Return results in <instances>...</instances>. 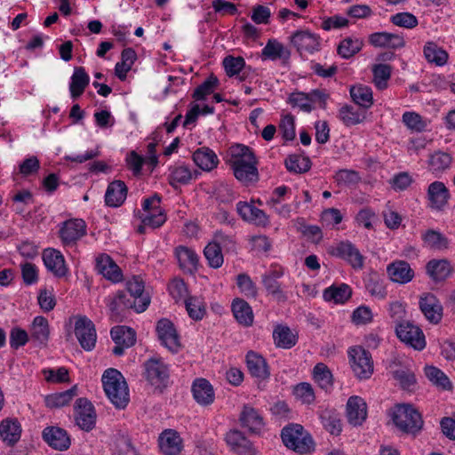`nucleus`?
<instances>
[{
	"label": "nucleus",
	"mask_w": 455,
	"mask_h": 455,
	"mask_svg": "<svg viewBox=\"0 0 455 455\" xmlns=\"http://www.w3.org/2000/svg\"><path fill=\"white\" fill-rule=\"evenodd\" d=\"M147 380L153 386H165L169 379V368L161 359L151 358L144 363Z\"/></svg>",
	"instance_id": "obj_11"
},
{
	"label": "nucleus",
	"mask_w": 455,
	"mask_h": 455,
	"mask_svg": "<svg viewBox=\"0 0 455 455\" xmlns=\"http://www.w3.org/2000/svg\"><path fill=\"white\" fill-rule=\"evenodd\" d=\"M236 211L241 218L258 226H267L269 222L267 214L260 209L247 202H238Z\"/></svg>",
	"instance_id": "obj_20"
},
{
	"label": "nucleus",
	"mask_w": 455,
	"mask_h": 455,
	"mask_svg": "<svg viewBox=\"0 0 455 455\" xmlns=\"http://www.w3.org/2000/svg\"><path fill=\"white\" fill-rule=\"evenodd\" d=\"M339 118L346 126L356 125L366 118V111L351 105H344L339 110Z\"/></svg>",
	"instance_id": "obj_37"
},
{
	"label": "nucleus",
	"mask_w": 455,
	"mask_h": 455,
	"mask_svg": "<svg viewBox=\"0 0 455 455\" xmlns=\"http://www.w3.org/2000/svg\"><path fill=\"white\" fill-rule=\"evenodd\" d=\"M126 288L132 298V303L135 311L138 313L144 312L148 308L150 299L148 297H143L144 283L142 279L140 276H133L127 281Z\"/></svg>",
	"instance_id": "obj_16"
},
{
	"label": "nucleus",
	"mask_w": 455,
	"mask_h": 455,
	"mask_svg": "<svg viewBox=\"0 0 455 455\" xmlns=\"http://www.w3.org/2000/svg\"><path fill=\"white\" fill-rule=\"evenodd\" d=\"M353 101L363 108H369L373 103L372 91L369 86L356 84L350 88Z\"/></svg>",
	"instance_id": "obj_44"
},
{
	"label": "nucleus",
	"mask_w": 455,
	"mask_h": 455,
	"mask_svg": "<svg viewBox=\"0 0 455 455\" xmlns=\"http://www.w3.org/2000/svg\"><path fill=\"white\" fill-rule=\"evenodd\" d=\"M43 437L55 450L65 451L70 446V439L68 433L58 427H46L43 431Z\"/></svg>",
	"instance_id": "obj_23"
},
{
	"label": "nucleus",
	"mask_w": 455,
	"mask_h": 455,
	"mask_svg": "<svg viewBox=\"0 0 455 455\" xmlns=\"http://www.w3.org/2000/svg\"><path fill=\"white\" fill-rule=\"evenodd\" d=\"M352 295V290L349 285L341 283L339 285H331L323 291V297L326 301L334 303H344Z\"/></svg>",
	"instance_id": "obj_43"
},
{
	"label": "nucleus",
	"mask_w": 455,
	"mask_h": 455,
	"mask_svg": "<svg viewBox=\"0 0 455 455\" xmlns=\"http://www.w3.org/2000/svg\"><path fill=\"white\" fill-rule=\"evenodd\" d=\"M423 240L427 247L434 250H443L448 245L447 238L435 230H428L423 235Z\"/></svg>",
	"instance_id": "obj_54"
},
{
	"label": "nucleus",
	"mask_w": 455,
	"mask_h": 455,
	"mask_svg": "<svg viewBox=\"0 0 455 455\" xmlns=\"http://www.w3.org/2000/svg\"><path fill=\"white\" fill-rule=\"evenodd\" d=\"M450 197L449 190L442 181L432 182L427 188V199L431 204V207L442 209Z\"/></svg>",
	"instance_id": "obj_31"
},
{
	"label": "nucleus",
	"mask_w": 455,
	"mask_h": 455,
	"mask_svg": "<svg viewBox=\"0 0 455 455\" xmlns=\"http://www.w3.org/2000/svg\"><path fill=\"white\" fill-rule=\"evenodd\" d=\"M349 363L355 375L360 379H369L373 372L371 354L362 347H354L348 350Z\"/></svg>",
	"instance_id": "obj_5"
},
{
	"label": "nucleus",
	"mask_w": 455,
	"mask_h": 455,
	"mask_svg": "<svg viewBox=\"0 0 455 455\" xmlns=\"http://www.w3.org/2000/svg\"><path fill=\"white\" fill-rule=\"evenodd\" d=\"M289 101L293 107L299 108L302 111L309 113L313 110L308 94L301 92H293L289 97Z\"/></svg>",
	"instance_id": "obj_60"
},
{
	"label": "nucleus",
	"mask_w": 455,
	"mask_h": 455,
	"mask_svg": "<svg viewBox=\"0 0 455 455\" xmlns=\"http://www.w3.org/2000/svg\"><path fill=\"white\" fill-rule=\"evenodd\" d=\"M86 234V224L81 219L69 220L60 229V237L64 245H74Z\"/></svg>",
	"instance_id": "obj_13"
},
{
	"label": "nucleus",
	"mask_w": 455,
	"mask_h": 455,
	"mask_svg": "<svg viewBox=\"0 0 455 455\" xmlns=\"http://www.w3.org/2000/svg\"><path fill=\"white\" fill-rule=\"evenodd\" d=\"M452 163V157L450 154L443 151H435L429 155L427 167L435 177H440L443 172L450 169Z\"/></svg>",
	"instance_id": "obj_33"
},
{
	"label": "nucleus",
	"mask_w": 455,
	"mask_h": 455,
	"mask_svg": "<svg viewBox=\"0 0 455 455\" xmlns=\"http://www.w3.org/2000/svg\"><path fill=\"white\" fill-rule=\"evenodd\" d=\"M262 58L270 60H281L287 63L291 57V51L276 39H269L262 49Z\"/></svg>",
	"instance_id": "obj_30"
},
{
	"label": "nucleus",
	"mask_w": 455,
	"mask_h": 455,
	"mask_svg": "<svg viewBox=\"0 0 455 455\" xmlns=\"http://www.w3.org/2000/svg\"><path fill=\"white\" fill-rule=\"evenodd\" d=\"M110 335L115 344H122L131 347L135 344V331L125 326H115L110 331Z\"/></svg>",
	"instance_id": "obj_45"
},
{
	"label": "nucleus",
	"mask_w": 455,
	"mask_h": 455,
	"mask_svg": "<svg viewBox=\"0 0 455 455\" xmlns=\"http://www.w3.org/2000/svg\"><path fill=\"white\" fill-rule=\"evenodd\" d=\"M285 166L289 172L303 173L310 170L311 160L306 156L291 155L285 160Z\"/></svg>",
	"instance_id": "obj_49"
},
{
	"label": "nucleus",
	"mask_w": 455,
	"mask_h": 455,
	"mask_svg": "<svg viewBox=\"0 0 455 455\" xmlns=\"http://www.w3.org/2000/svg\"><path fill=\"white\" fill-rule=\"evenodd\" d=\"M230 165L235 177L248 185L259 179L257 159L253 151L247 146L236 144L229 148Z\"/></svg>",
	"instance_id": "obj_1"
},
{
	"label": "nucleus",
	"mask_w": 455,
	"mask_h": 455,
	"mask_svg": "<svg viewBox=\"0 0 455 455\" xmlns=\"http://www.w3.org/2000/svg\"><path fill=\"white\" fill-rule=\"evenodd\" d=\"M21 427L15 419H6L0 423V437L9 446H13L20 438Z\"/></svg>",
	"instance_id": "obj_32"
},
{
	"label": "nucleus",
	"mask_w": 455,
	"mask_h": 455,
	"mask_svg": "<svg viewBox=\"0 0 455 455\" xmlns=\"http://www.w3.org/2000/svg\"><path fill=\"white\" fill-rule=\"evenodd\" d=\"M283 275L281 268L271 269L262 275V283L267 291L275 297L278 301L285 300L286 296L282 291L278 279Z\"/></svg>",
	"instance_id": "obj_26"
},
{
	"label": "nucleus",
	"mask_w": 455,
	"mask_h": 455,
	"mask_svg": "<svg viewBox=\"0 0 455 455\" xmlns=\"http://www.w3.org/2000/svg\"><path fill=\"white\" fill-rule=\"evenodd\" d=\"M175 254L180 267L183 270L191 273L196 269L198 256L193 250L185 246H179L176 248Z\"/></svg>",
	"instance_id": "obj_42"
},
{
	"label": "nucleus",
	"mask_w": 455,
	"mask_h": 455,
	"mask_svg": "<svg viewBox=\"0 0 455 455\" xmlns=\"http://www.w3.org/2000/svg\"><path fill=\"white\" fill-rule=\"evenodd\" d=\"M370 43L376 47L397 49L404 45L403 36L388 32H377L370 36Z\"/></svg>",
	"instance_id": "obj_35"
},
{
	"label": "nucleus",
	"mask_w": 455,
	"mask_h": 455,
	"mask_svg": "<svg viewBox=\"0 0 455 455\" xmlns=\"http://www.w3.org/2000/svg\"><path fill=\"white\" fill-rule=\"evenodd\" d=\"M372 72L377 88L385 89L391 76V67L387 64H378L374 66Z\"/></svg>",
	"instance_id": "obj_53"
},
{
	"label": "nucleus",
	"mask_w": 455,
	"mask_h": 455,
	"mask_svg": "<svg viewBox=\"0 0 455 455\" xmlns=\"http://www.w3.org/2000/svg\"><path fill=\"white\" fill-rule=\"evenodd\" d=\"M166 220V217L162 210L156 211L154 212L146 213L142 217V223L148 225V228L155 229L161 227Z\"/></svg>",
	"instance_id": "obj_64"
},
{
	"label": "nucleus",
	"mask_w": 455,
	"mask_h": 455,
	"mask_svg": "<svg viewBox=\"0 0 455 455\" xmlns=\"http://www.w3.org/2000/svg\"><path fill=\"white\" fill-rule=\"evenodd\" d=\"M77 387L76 386L71 388L60 392L49 395L45 397V404L49 408H60L67 405L74 396L76 395Z\"/></svg>",
	"instance_id": "obj_48"
},
{
	"label": "nucleus",
	"mask_w": 455,
	"mask_h": 455,
	"mask_svg": "<svg viewBox=\"0 0 455 455\" xmlns=\"http://www.w3.org/2000/svg\"><path fill=\"white\" fill-rule=\"evenodd\" d=\"M403 122L409 129L417 132H421L426 127L421 116L415 112H405L403 115Z\"/></svg>",
	"instance_id": "obj_63"
},
{
	"label": "nucleus",
	"mask_w": 455,
	"mask_h": 455,
	"mask_svg": "<svg viewBox=\"0 0 455 455\" xmlns=\"http://www.w3.org/2000/svg\"><path fill=\"white\" fill-rule=\"evenodd\" d=\"M194 399L201 405L206 406L213 403L215 395L212 384L205 379H196L192 385Z\"/></svg>",
	"instance_id": "obj_27"
},
{
	"label": "nucleus",
	"mask_w": 455,
	"mask_h": 455,
	"mask_svg": "<svg viewBox=\"0 0 455 455\" xmlns=\"http://www.w3.org/2000/svg\"><path fill=\"white\" fill-rule=\"evenodd\" d=\"M90 83V77L83 67H76L71 76L69 91L71 97L76 99L84 92Z\"/></svg>",
	"instance_id": "obj_39"
},
{
	"label": "nucleus",
	"mask_w": 455,
	"mask_h": 455,
	"mask_svg": "<svg viewBox=\"0 0 455 455\" xmlns=\"http://www.w3.org/2000/svg\"><path fill=\"white\" fill-rule=\"evenodd\" d=\"M394 378L398 380L403 388H410L416 383L414 372L407 368H399L393 371Z\"/></svg>",
	"instance_id": "obj_59"
},
{
	"label": "nucleus",
	"mask_w": 455,
	"mask_h": 455,
	"mask_svg": "<svg viewBox=\"0 0 455 455\" xmlns=\"http://www.w3.org/2000/svg\"><path fill=\"white\" fill-rule=\"evenodd\" d=\"M127 186L122 180H114L108 184L105 193V204L109 207L121 206L127 196Z\"/></svg>",
	"instance_id": "obj_25"
},
{
	"label": "nucleus",
	"mask_w": 455,
	"mask_h": 455,
	"mask_svg": "<svg viewBox=\"0 0 455 455\" xmlns=\"http://www.w3.org/2000/svg\"><path fill=\"white\" fill-rule=\"evenodd\" d=\"M225 240L230 241V237L225 235L220 231L217 232L215 235V241L209 243L204 248V257L207 259L209 266L213 268H219L223 264V254L220 243H224Z\"/></svg>",
	"instance_id": "obj_19"
},
{
	"label": "nucleus",
	"mask_w": 455,
	"mask_h": 455,
	"mask_svg": "<svg viewBox=\"0 0 455 455\" xmlns=\"http://www.w3.org/2000/svg\"><path fill=\"white\" fill-rule=\"evenodd\" d=\"M232 312L236 321L244 326L253 323V313L250 305L242 299H235L232 303Z\"/></svg>",
	"instance_id": "obj_40"
},
{
	"label": "nucleus",
	"mask_w": 455,
	"mask_h": 455,
	"mask_svg": "<svg viewBox=\"0 0 455 455\" xmlns=\"http://www.w3.org/2000/svg\"><path fill=\"white\" fill-rule=\"evenodd\" d=\"M281 437L283 444L290 450L305 454L314 450V441L299 424H289L282 429Z\"/></svg>",
	"instance_id": "obj_4"
},
{
	"label": "nucleus",
	"mask_w": 455,
	"mask_h": 455,
	"mask_svg": "<svg viewBox=\"0 0 455 455\" xmlns=\"http://www.w3.org/2000/svg\"><path fill=\"white\" fill-rule=\"evenodd\" d=\"M223 67L228 76H238L240 81L245 79V60L243 57L227 56L223 60Z\"/></svg>",
	"instance_id": "obj_46"
},
{
	"label": "nucleus",
	"mask_w": 455,
	"mask_h": 455,
	"mask_svg": "<svg viewBox=\"0 0 455 455\" xmlns=\"http://www.w3.org/2000/svg\"><path fill=\"white\" fill-rule=\"evenodd\" d=\"M424 55L428 62L435 63L437 66L446 64L449 55L446 51L438 47L436 44L428 42L424 46Z\"/></svg>",
	"instance_id": "obj_47"
},
{
	"label": "nucleus",
	"mask_w": 455,
	"mask_h": 455,
	"mask_svg": "<svg viewBox=\"0 0 455 455\" xmlns=\"http://www.w3.org/2000/svg\"><path fill=\"white\" fill-rule=\"evenodd\" d=\"M291 43L300 54L303 52L314 53L318 52L321 46L319 36L311 33L309 30L294 32L291 36Z\"/></svg>",
	"instance_id": "obj_12"
},
{
	"label": "nucleus",
	"mask_w": 455,
	"mask_h": 455,
	"mask_svg": "<svg viewBox=\"0 0 455 455\" xmlns=\"http://www.w3.org/2000/svg\"><path fill=\"white\" fill-rule=\"evenodd\" d=\"M96 411L92 403L86 398H78L75 403L76 425L84 431H91L96 424Z\"/></svg>",
	"instance_id": "obj_8"
},
{
	"label": "nucleus",
	"mask_w": 455,
	"mask_h": 455,
	"mask_svg": "<svg viewBox=\"0 0 455 455\" xmlns=\"http://www.w3.org/2000/svg\"><path fill=\"white\" fill-rule=\"evenodd\" d=\"M295 396L303 403L310 404L315 401V393L310 384L303 382L296 386Z\"/></svg>",
	"instance_id": "obj_61"
},
{
	"label": "nucleus",
	"mask_w": 455,
	"mask_h": 455,
	"mask_svg": "<svg viewBox=\"0 0 455 455\" xmlns=\"http://www.w3.org/2000/svg\"><path fill=\"white\" fill-rule=\"evenodd\" d=\"M193 161L200 169L206 172L213 170L219 164L215 152L207 147L197 148L193 153Z\"/></svg>",
	"instance_id": "obj_34"
},
{
	"label": "nucleus",
	"mask_w": 455,
	"mask_h": 455,
	"mask_svg": "<svg viewBox=\"0 0 455 455\" xmlns=\"http://www.w3.org/2000/svg\"><path fill=\"white\" fill-rule=\"evenodd\" d=\"M192 179L190 169L183 164L170 167L169 182L174 187L175 183L186 184Z\"/></svg>",
	"instance_id": "obj_52"
},
{
	"label": "nucleus",
	"mask_w": 455,
	"mask_h": 455,
	"mask_svg": "<svg viewBox=\"0 0 455 455\" xmlns=\"http://www.w3.org/2000/svg\"><path fill=\"white\" fill-rule=\"evenodd\" d=\"M50 328L48 320L44 316H36L32 322L30 328L31 339L39 345L45 346L49 339Z\"/></svg>",
	"instance_id": "obj_38"
},
{
	"label": "nucleus",
	"mask_w": 455,
	"mask_h": 455,
	"mask_svg": "<svg viewBox=\"0 0 455 455\" xmlns=\"http://www.w3.org/2000/svg\"><path fill=\"white\" fill-rule=\"evenodd\" d=\"M185 306L188 315L192 319L196 321L203 319L205 314V307L198 298L189 297L185 300Z\"/></svg>",
	"instance_id": "obj_56"
},
{
	"label": "nucleus",
	"mask_w": 455,
	"mask_h": 455,
	"mask_svg": "<svg viewBox=\"0 0 455 455\" xmlns=\"http://www.w3.org/2000/svg\"><path fill=\"white\" fill-rule=\"evenodd\" d=\"M104 391L110 402L118 409H124L129 403V390L120 371L109 368L102 375Z\"/></svg>",
	"instance_id": "obj_2"
},
{
	"label": "nucleus",
	"mask_w": 455,
	"mask_h": 455,
	"mask_svg": "<svg viewBox=\"0 0 455 455\" xmlns=\"http://www.w3.org/2000/svg\"><path fill=\"white\" fill-rule=\"evenodd\" d=\"M362 48V42L355 39L346 38L338 46V53L344 59H349Z\"/></svg>",
	"instance_id": "obj_55"
},
{
	"label": "nucleus",
	"mask_w": 455,
	"mask_h": 455,
	"mask_svg": "<svg viewBox=\"0 0 455 455\" xmlns=\"http://www.w3.org/2000/svg\"><path fill=\"white\" fill-rule=\"evenodd\" d=\"M395 332L401 341L417 350H422L426 347L423 331L409 322L397 323Z\"/></svg>",
	"instance_id": "obj_9"
},
{
	"label": "nucleus",
	"mask_w": 455,
	"mask_h": 455,
	"mask_svg": "<svg viewBox=\"0 0 455 455\" xmlns=\"http://www.w3.org/2000/svg\"><path fill=\"white\" fill-rule=\"evenodd\" d=\"M75 335L80 346L85 351H92L96 345L97 333L95 325L86 316H78L75 323Z\"/></svg>",
	"instance_id": "obj_7"
},
{
	"label": "nucleus",
	"mask_w": 455,
	"mask_h": 455,
	"mask_svg": "<svg viewBox=\"0 0 455 455\" xmlns=\"http://www.w3.org/2000/svg\"><path fill=\"white\" fill-rule=\"evenodd\" d=\"M43 260L45 267L56 277H63L68 274L65 259L58 250L48 248L43 252Z\"/></svg>",
	"instance_id": "obj_17"
},
{
	"label": "nucleus",
	"mask_w": 455,
	"mask_h": 455,
	"mask_svg": "<svg viewBox=\"0 0 455 455\" xmlns=\"http://www.w3.org/2000/svg\"><path fill=\"white\" fill-rule=\"evenodd\" d=\"M391 21L399 27L412 28L418 25L416 16L410 12H400L391 17Z\"/></svg>",
	"instance_id": "obj_62"
},
{
	"label": "nucleus",
	"mask_w": 455,
	"mask_h": 455,
	"mask_svg": "<svg viewBox=\"0 0 455 455\" xmlns=\"http://www.w3.org/2000/svg\"><path fill=\"white\" fill-rule=\"evenodd\" d=\"M239 422L242 427L246 428L251 434H259L265 426L263 416L259 411L249 404L243 406Z\"/></svg>",
	"instance_id": "obj_14"
},
{
	"label": "nucleus",
	"mask_w": 455,
	"mask_h": 455,
	"mask_svg": "<svg viewBox=\"0 0 455 455\" xmlns=\"http://www.w3.org/2000/svg\"><path fill=\"white\" fill-rule=\"evenodd\" d=\"M332 256L347 262L354 269H362L364 267L365 258L359 249L349 241H342L332 246L330 250Z\"/></svg>",
	"instance_id": "obj_6"
},
{
	"label": "nucleus",
	"mask_w": 455,
	"mask_h": 455,
	"mask_svg": "<svg viewBox=\"0 0 455 455\" xmlns=\"http://www.w3.org/2000/svg\"><path fill=\"white\" fill-rule=\"evenodd\" d=\"M392 420L403 433L416 435L424 425L421 414L411 404H397L392 412Z\"/></svg>",
	"instance_id": "obj_3"
},
{
	"label": "nucleus",
	"mask_w": 455,
	"mask_h": 455,
	"mask_svg": "<svg viewBox=\"0 0 455 455\" xmlns=\"http://www.w3.org/2000/svg\"><path fill=\"white\" fill-rule=\"evenodd\" d=\"M159 447L165 455H178L182 448L181 438L172 429L164 430L159 436Z\"/></svg>",
	"instance_id": "obj_28"
},
{
	"label": "nucleus",
	"mask_w": 455,
	"mask_h": 455,
	"mask_svg": "<svg viewBox=\"0 0 455 455\" xmlns=\"http://www.w3.org/2000/svg\"><path fill=\"white\" fill-rule=\"evenodd\" d=\"M218 78L214 76H210L203 84L196 88L193 92V98L196 100H204L207 95L213 92L218 85Z\"/></svg>",
	"instance_id": "obj_57"
},
{
	"label": "nucleus",
	"mask_w": 455,
	"mask_h": 455,
	"mask_svg": "<svg viewBox=\"0 0 455 455\" xmlns=\"http://www.w3.org/2000/svg\"><path fill=\"white\" fill-rule=\"evenodd\" d=\"M273 339L277 347L290 349L294 347L298 341V336L292 331L283 325H278L274 329Z\"/></svg>",
	"instance_id": "obj_36"
},
{
	"label": "nucleus",
	"mask_w": 455,
	"mask_h": 455,
	"mask_svg": "<svg viewBox=\"0 0 455 455\" xmlns=\"http://www.w3.org/2000/svg\"><path fill=\"white\" fill-rule=\"evenodd\" d=\"M313 375L321 388L329 390L332 387V374L324 363H317L314 367Z\"/></svg>",
	"instance_id": "obj_51"
},
{
	"label": "nucleus",
	"mask_w": 455,
	"mask_h": 455,
	"mask_svg": "<svg viewBox=\"0 0 455 455\" xmlns=\"http://www.w3.org/2000/svg\"><path fill=\"white\" fill-rule=\"evenodd\" d=\"M96 269L106 279L113 283L121 282L123 279L121 268L108 254H100L96 258Z\"/></svg>",
	"instance_id": "obj_18"
},
{
	"label": "nucleus",
	"mask_w": 455,
	"mask_h": 455,
	"mask_svg": "<svg viewBox=\"0 0 455 455\" xmlns=\"http://www.w3.org/2000/svg\"><path fill=\"white\" fill-rule=\"evenodd\" d=\"M156 332L161 344L164 346L172 353H177L181 345L180 337L173 323L166 319L163 318L157 322Z\"/></svg>",
	"instance_id": "obj_10"
},
{
	"label": "nucleus",
	"mask_w": 455,
	"mask_h": 455,
	"mask_svg": "<svg viewBox=\"0 0 455 455\" xmlns=\"http://www.w3.org/2000/svg\"><path fill=\"white\" fill-rule=\"evenodd\" d=\"M246 364L251 375L258 379L264 380L270 375L266 360L253 351L247 353Z\"/></svg>",
	"instance_id": "obj_29"
},
{
	"label": "nucleus",
	"mask_w": 455,
	"mask_h": 455,
	"mask_svg": "<svg viewBox=\"0 0 455 455\" xmlns=\"http://www.w3.org/2000/svg\"><path fill=\"white\" fill-rule=\"evenodd\" d=\"M427 275L435 282L445 280L451 274L450 263L445 259H432L426 267Z\"/></svg>",
	"instance_id": "obj_41"
},
{
	"label": "nucleus",
	"mask_w": 455,
	"mask_h": 455,
	"mask_svg": "<svg viewBox=\"0 0 455 455\" xmlns=\"http://www.w3.org/2000/svg\"><path fill=\"white\" fill-rule=\"evenodd\" d=\"M425 372L428 379L435 386L443 390H450L452 387L449 378L441 370L435 366H427Z\"/></svg>",
	"instance_id": "obj_50"
},
{
	"label": "nucleus",
	"mask_w": 455,
	"mask_h": 455,
	"mask_svg": "<svg viewBox=\"0 0 455 455\" xmlns=\"http://www.w3.org/2000/svg\"><path fill=\"white\" fill-rule=\"evenodd\" d=\"M347 417L354 426H360L366 419L367 405L359 396L349 397L347 403Z\"/></svg>",
	"instance_id": "obj_22"
},
{
	"label": "nucleus",
	"mask_w": 455,
	"mask_h": 455,
	"mask_svg": "<svg viewBox=\"0 0 455 455\" xmlns=\"http://www.w3.org/2000/svg\"><path fill=\"white\" fill-rule=\"evenodd\" d=\"M387 272L392 282L401 284L411 282L414 277V271L404 260H397L389 264Z\"/></svg>",
	"instance_id": "obj_24"
},
{
	"label": "nucleus",
	"mask_w": 455,
	"mask_h": 455,
	"mask_svg": "<svg viewBox=\"0 0 455 455\" xmlns=\"http://www.w3.org/2000/svg\"><path fill=\"white\" fill-rule=\"evenodd\" d=\"M107 305L110 311V317L115 322H121L123 319V311L126 308H134L131 299L126 298L123 291H117L114 296L106 299Z\"/></svg>",
	"instance_id": "obj_21"
},
{
	"label": "nucleus",
	"mask_w": 455,
	"mask_h": 455,
	"mask_svg": "<svg viewBox=\"0 0 455 455\" xmlns=\"http://www.w3.org/2000/svg\"><path fill=\"white\" fill-rule=\"evenodd\" d=\"M236 284L248 298H255L257 295V288L251 277L246 274H240L236 277Z\"/></svg>",
	"instance_id": "obj_58"
},
{
	"label": "nucleus",
	"mask_w": 455,
	"mask_h": 455,
	"mask_svg": "<svg viewBox=\"0 0 455 455\" xmlns=\"http://www.w3.org/2000/svg\"><path fill=\"white\" fill-rule=\"evenodd\" d=\"M419 304L421 312L430 323L436 324L442 320L443 306L434 294H423Z\"/></svg>",
	"instance_id": "obj_15"
}]
</instances>
